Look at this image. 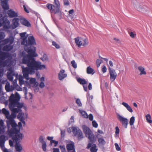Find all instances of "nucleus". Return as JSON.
<instances>
[{
    "mask_svg": "<svg viewBox=\"0 0 152 152\" xmlns=\"http://www.w3.org/2000/svg\"><path fill=\"white\" fill-rule=\"evenodd\" d=\"M24 50L28 54H27L24 51L22 52V56L23 57L22 62L23 64H26L28 67H25L22 66L21 67L24 77L28 80L29 74H34L35 70L45 69L46 67L44 65H41V62L36 61L34 58L38 56L36 53V47L33 46H25Z\"/></svg>",
    "mask_w": 152,
    "mask_h": 152,
    "instance_id": "f257e3e1",
    "label": "nucleus"
},
{
    "mask_svg": "<svg viewBox=\"0 0 152 152\" xmlns=\"http://www.w3.org/2000/svg\"><path fill=\"white\" fill-rule=\"evenodd\" d=\"M20 97L17 96L14 94H11L9 99V107L12 113L11 115H10L9 111L5 108L2 109V111L7 119L6 121L7 125L9 123H12V120L15 119L16 117V114L21 111L20 109L23 106V104L19 102Z\"/></svg>",
    "mask_w": 152,
    "mask_h": 152,
    "instance_id": "f03ea898",
    "label": "nucleus"
},
{
    "mask_svg": "<svg viewBox=\"0 0 152 152\" xmlns=\"http://www.w3.org/2000/svg\"><path fill=\"white\" fill-rule=\"evenodd\" d=\"M14 119L12 120V121L13 120L12 123H9L7 125L9 129L10 126L12 127L10 130H9L8 134L11 137L13 136V138L15 140L22 139L23 134L20 132V128L22 127V123L19 122L18 125Z\"/></svg>",
    "mask_w": 152,
    "mask_h": 152,
    "instance_id": "7ed1b4c3",
    "label": "nucleus"
},
{
    "mask_svg": "<svg viewBox=\"0 0 152 152\" xmlns=\"http://www.w3.org/2000/svg\"><path fill=\"white\" fill-rule=\"evenodd\" d=\"M54 4L48 3L46 6L50 10L51 13H59L60 16L59 19H61V12L60 9L61 5L59 1L58 0H54Z\"/></svg>",
    "mask_w": 152,
    "mask_h": 152,
    "instance_id": "20e7f679",
    "label": "nucleus"
},
{
    "mask_svg": "<svg viewBox=\"0 0 152 152\" xmlns=\"http://www.w3.org/2000/svg\"><path fill=\"white\" fill-rule=\"evenodd\" d=\"M3 26L4 30L9 32V30L12 28L11 26L9 20L3 17L2 14H0V27Z\"/></svg>",
    "mask_w": 152,
    "mask_h": 152,
    "instance_id": "39448f33",
    "label": "nucleus"
},
{
    "mask_svg": "<svg viewBox=\"0 0 152 152\" xmlns=\"http://www.w3.org/2000/svg\"><path fill=\"white\" fill-rule=\"evenodd\" d=\"M7 74L8 79L9 80L13 82V85L14 86L18 84H17L18 77V73H15L13 70L10 69L7 72Z\"/></svg>",
    "mask_w": 152,
    "mask_h": 152,
    "instance_id": "423d86ee",
    "label": "nucleus"
},
{
    "mask_svg": "<svg viewBox=\"0 0 152 152\" xmlns=\"http://www.w3.org/2000/svg\"><path fill=\"white\" fill-rule=\"evenodd\" d=\"M75 43L77 46L80 47L82 45L84 47L88 45L89 42L87 38H81L77 37L75 39Z\"/></svg>",
    "mask_w": 152,
    "mask_h": 152,
    "instance_id": "0eeeda50",
    "label": "nucleus"
},
{
    "mask_svg": "<svg viewBox=\"0 0 152 152\" xmlns=\"http://www.w3.org/2000/svg\"><path fill=\"white\" fill-rule=\"evenodd\" d=\"M73 136L76 137L79 140H81L83 138L82 131L78 127L73 126Z\"/></svg>",
    "mask_w": 152,
    "mask_h": 152,
    "instance_id": "6e6552de",
    "label": "nucleus"
},
{
    "mask_svg": "<svg viewBox=\"0 0 152 152\" xmlns=\"http://www.w3.org/2000/svg\"><path fill=\"white\" fill-rule=\"evenodd\" d=\"M73 136L76 137L79 140H81L83 138L82 131L78 127L73 126Z\"/></svg>",
    "mask_w": 152,
    "mask_h": 152,
    "instance_id": "1a4fd4ad",
    "label": "nucleus"
},
{
    "mask_svg": "<svg viewBox=\"0 0 152 152\" xmlns=\"http://www.w3.org/2000/svg\"><path fill=\"white\" fill-rule=\"evenodd\" d=\"M117 115L118 119L121 123L123 126L125 128H127L129 124L128 119L122 116L119 113H117Z\"/></svg>",
    "mask_w": 152,
    "mask_h": 152,
    "instance_id": "9d476101",
    "label": "nucleus"
},
{
    "mask_svg": "<svg viewBox=\"0 0 152 152\" xmlns=\"http://www.w3.org/2000/svg\"><path fill=\"white\" fill-rule=\"evenodd\" d=\"M134 6L137 10L142 13H145L147 11V7H146L141 5L140 4L136 1H135Z\"/></svg>",
    "mask_w": 152,
    "mask_h": 152,
    "instance_id": "9b49d317",
    "label": "nucleus"
},
{
    "mask_svg": "<svg viewBox=\"0 0 152 152\" xmlns=\"http://www.w3.org/2000/svg\"><path fill=\"white\" fill-rule=\"evenodd\" d=\"M28 40L26 39V43L23 44L24 46H32V45H36V43L35 38L33 36H29L28 38Z\"/></svg>",
    "mask_w": 152,
    "mask_h": 152,
    "instance_id": "f8f14e48",
    "label": "nucleus"
},
{
    "mask_svg": "<svg viewBox=\"0 0 152 152\" xmlns=\"http://www.w3.org/2000/svg\"><path fill=\"white\" fill-rule=\"evenodd\" d=\"M14 39L15 37L14 36H10L2 41L3 45L7 44L12 45L14 42Z\"/></svg>",
    "mask_w": 152,
    "mask_h": 152,
    "instance_id": "ddd939ff",
    "label": "nucleus"
},
{
    "mask_svg": "<svg viewBox=\"0 0 152 152\" xmlns=\"http://www.w3.org/2000/svg\"><path fill=\"white\" fill-rule=\"evenodd\" d=\"M109 71L110 75V79L111 82H113L116 79L117 74L115 70L113 69L109 68Z\"/></svg>",
    "mask_w": 152,
    "mask_h": 152,
    "instance_id": "4468645a",
    "label": "nucleus"
},
{
    "mask_svg": "<svg viewBox=\"0 0 152 152\" xmlns=\"http://www.w3.org/2000/svg\"><path fill=\"white\" fill-rule=\"evenodd\" d=\"M12 139L14 142H15L16 144L15 145V148L16 151H21L23 150L22 146L19 143L20 140L22 139H20L19 140H15L13 138V136L12 137Z\"/></svg>",
    "mask_w": 152,
    "mask_h": 152,
    "instance_id": "2eb2a0df",
    "label": "nucleus"
},
{
    "mask_svg": "<svg viewBox=\"0 0 152 152\" xmlns=\"http://www.w3.org/2000/svg\"><path fill=\"white\" fill-rule=\"evenodd\" d=\"M20 36L21 39L22 40L21 42V45H23V44L27 43L26 40L28 37V35L26 34V32H24L20 33Z\"/></svg>",
    "mask_w": 152,
    "mask_h": 152,
    "instance_id": "dca6fc26",
    "label": "nucleus"
},
{
    "mask_svg": "<svg viewBox=\"0 0 152 152\" xmlns=\"http://www.w3.org/2000/svg\"><path fill=\"white\" fill-rule=\"evenodd\" d=\"M1 46L0 45V50H1ZM10 54L8 53H5L1 50L0 51V59L1 60H4L9 57Z\"/></svg>",
    "mask_w": 152,
    "mask_h": 152,
    "instance_id": "f3484780",
    "label": "nucleus"
},
{
    "mask_svg": "<svg viewBox=\"0 0 152 152\" xmlns=\"http://www.w3.org/2000/svg\"><path fill=\"white\" fill-rule=\"evenodd\" d=\"M19 19L18 18H14L12 19V23L11 25L12 29H14L19 26Z\"/></svg>",
    "mask_w": 152,
    "mask_h": 152,
    "instance_id": "a211bd4d",
    "label": "nucleus"
},
{
    "mask_svg": "<svg viewBox=\"0 0 152 152\" xmlns=\"http://www.w3.org/2000/svg\"><path fill=\"white\" fill-rule=\"evenodd\" d=\"M7 14L10 18H16L18 17V12H15L12 9L8 10L7 11Z\"/></svg>",
    "mask_w": 152,
    "mask_h": 152,
    "instance_id": "6ab92c4d",
    "label": "nucleus"
},
{
    "mask_svg": "<svg viewBox=\"0 0 152 152\" xmlns=\"http://www.w3.org/2000/svg\"><path fill=\"white\" fill-rule=\"evenodd\" d=\"M90 148V151L91 152H96L98 150L96 144H93L92 145V143L89 142L87 145V148L89 149Z\"/></svg>",
    "mask_w": 152,
    "mask_h": 152,
    "instance_id": "aec40b11",
    "label": "nucleus"
},
{
    "mask_svg": "<svg viewBox=\"0 0 152 152\" xmlns=\"http://www.w3.org/2000/svg\"><path fill=\"white\" fill-rule=\"evenodd\" d=\"M82 128L86 136H87L90 133L92 132L89 128L86 125H83L82 126Z\"/></svg>",
    "mask_w": 152,
    "mask_h": 152,
    "instance_id": "412c9836",
    "label": "nucleus"
},
{
    "mask_svg": "<svg viewBox=\"0 0 152 152\" xmlns=\"http://www.w3.org/2000/svg\"><path fill=\"white\" fill-rule=\"evenodd\" d=\"M5 88L7 92L12 91L15 89V87L13 85L10 86V83L7 82L6 83Z\"/></svg>",
    "mask_w": 152,
    "mask_h": 152,
    "instance_id": "4be33fe9",
    "label": "nucleus"
},
{
    "mask_svg": "<svg viewBox=\"0 0 152 152\" xmlns=\"http://www.w3.org/2000/svg\"><path fill=\"white\" fill-rule=\"evenodd\" d=\"M64 70H62L60 71L58 75V77L59 80H61L67 77V74L64 73Z\"/></svg>",
    "mask_w": 152,
    "mask_h": 152,
    "instance_id": "5701e85b",
    "label": "nucleus"
},
{
    "mask_svg": "<svg viewBox=\"0 0 152 152\" xmlns=\"http://www.w3.org/2000/svg\"><path fill=\"white\" fill-rule=\"evenodd\" d=\"M20 22L22 24L25 26L28 27H30L31 26L30 23L24 18H21L20 19Z\"/></svg>",
    "mask_w": 152,
    "mask_h": 152,
    "instance_id": "b1692460",
    "label": "nucleus"
},
{
    "mask_svg": "<svg viewBox=\"0 0 152 152\" xmlns=\"http://www.w3.org/2000/svg\"><path fill=\"white\" fill-rule=\"evenodd\" d=\"M13 45H7L3 47L2 50L4 51H9L13 49Z\"/></svg>",
    "mask_w": 152,
    "mask_h": 152,
    "instance_id": "393cba45",
    "label": "nucleus"
},
{
    "mask_svg": "<svg viewBox=\"0 0 152 152\" xmlns=\"http://www.w3.org/2000/svg\"><path fill=\"white\" fill-rule=\"evenodd\" d=\"M86 136L87 137H88L89 140V142H91L93 143L95 141V136L93 132L90 133L87 136Z\"/></svg>",
    "mask_w": 152,
    "mask_h": 152,
    "instance_id": "a878e982",
    "label": "nucleus"
},
{
    "mask_svg": "<svg viewBox=\"0 0 152 152\" xmlns=\"http://www.w3.org/2000/svg\"><path fill=\"white\" fill-rule=\"evenodd\" d=\"M100 135L99 134H98L96 136V137L98 139V141L99 144L102 145H104L106 143V142L104 139L102 137H99Z\"/></svg>",
    "mask_w": 152,
    "mask_h": 152,
    "instance_id": "bb28decb",
    "label": "nucleus"
},
{
    "mask_svg": "<svg viewBox=\"0 0 152 152\" xmlns=\"http://www.w3.org/2000/svg\"><path fill=\"white\" fill-rule=\"evenodd\" d=\"M66 148L67 151L75 149L74 143L73 142H71V143H68L67 144Z\"/></svg>",
    "mask_w": 152,
    "mask_h": 152,
    "instance_id": "cd10ccee",
    "label": "nucleus"
},
{
    "mask_svg": "<svg viewBox=\"0 0 152 152\" xmlns=\"http://www.w3.org/2000/svg\"><path fill=\"white\" fill-rule=\"evenodd\" d=\"M121 104L125 107L129 112L131 113L133 112V111L132 108L128 103L125 102H123Z\"/></svg>",
    "mask_w": 152,
    "mask_h": 152,
    "instance_id": "c85d7f7f",
    "label": "nucleus"
},
{
    "mask_svg": "<svg viewBox=\"0 0 152 152\" xmlns=\"http://www.w3.org/2000/svg\"><path fill=\"white\" fill-rule=\"evenodd\" d=\"M23 77L21 75H19V79L18 80H19V84L20 86H22L23 84H24L25 83V81L23 80V77H24V78L26 79V80H28L29 79H29L28 80H27L26 78H25L24 77L23 75Z\"/></svg>",
    "mask_w": 152,
    "mask_h": 152,
    "instance_id": "c756f323",
    "label": "nucleus"
},
{
    "mask_svg": "<svg viewBox=\"0 0 152 152\" xmlns=\"http://www.w3.org/2000/svg\"><path fill=\"white\" fill-rule=\"evenodd\" d=\"M138 69L140 72V75H145L146 74V72L145 71L144 68L142 66H139L138 67Z\"/></svg>",
    "mask_w": 152,
    "mask_h": 152,
    "instance_id": "7c9ffc66",
    "label": "nucleus"
},
{
    "mask_svg": "<svg viewBox=\"0 0 152 152\" xmlns=\"http://www.w3.org/2000/svg\"><path fill=\"white\" fill-rule=\"evenodd\" d=\"M30 82L31 83L34 84V86L37 87L38 86V83L36 82V79L34 78H31L30 80Z\"/></svg>",
    "mask_w": 152,
    "mask_h": 152,
    "instance_id": "2f4dec72",
    "label": "nucleus"
},
{
    "mask_svg": "<svg viewBox=\"0 0 152 152\" xmlns=\"http://www.w3.org/2000/svg\"><path fill=\"white\" fill-rule=\"evenodd\" d=\"M86 71L87 73L88 74H91L92 75H93L95 73L94 69L91 68L90 66H89L87 68Z\"/></svg>",
    "mask_w": 152,
    "mask_h": 152,
    "instance_id": "473e14b6",
    "label": "nucleus"
},
{
    "mask_svg": "<svg viewBox=\"0 0 152 152\" xmlns=\"http://www.w3.org/2000/svg\"><path fill=\"white\" fill-rule=\"evenodd\" d=\"M79 112L83 117L85 118H88V115L85 111L80 110Z\"/></svg>",
    "mask_w": 152,
    "mask_h": 152,
    "instance_id": "72a5a7b5",
    "label": "nucleus"
},
{
    "mask_svg": "<svg viewBox=\"0 0 152 152\" xmlns=\"http://www.w3.org/2000/svg\"><path fill=\"white\" fill-rule=\"evenodd\" d=\"M17 117L20 121L22 119H25L24 114L23 113H22L20 112L18 115Z\"/></svg>",
    "mask_w": 152,
    "mask_h": 152,
    "instance_id": "f704fd0d",
    "label": "nucleus"
},
{
    "mask_svg": "<svg viewBox=\"0 0 152 152\" xmlns=\"http://www.w3.org/2000/svg\"><path fill=\"white\" fill-rule=\"evenodd\" d=\"M77 81L79 83L83 85L87 83L86 81L84 79L79 78L77 79Z\"/></svg>",
    "mask_w": 152,
    "mask_h": 152,
    "instance_id": "c9c22d12",
    "label": "nucleus"
},
{
    "mask_svg": "<svg viewBox=\"0 0 152 152\" xmlns=\"http://www.w3.org/2000/svg\"><path fill=\"white\" fill-rule=\"evenodd\" d=\"M146 120L149 123H151L152 121L151 120V117L149 114H148L146 116Z\"/></svg>",
    "mask_w": 152,
    "mask_h": 152,
    "instance_id": "e433bc0d",
    "label": "nucleus"
},
{
    "mask_svg": "<svg viewBox=\"0 0 152 152\" xmlns=\"http://www.w3.org/2000/svg\"><path fill=\"white\" fill-rule=\"evenodd\" d=\"M135 121V117L134 116H132L130 119L129 124L130 126H132L134 125V123Z\"/></svg>",
    "mask_w": 152,
    "mask_h": 152,
    "instance_id": "4c0bfd02",
    "label": "nucleus"
},
{
    "mask_svg": "<svg viewBox=\"0 0 152 152\" xmlns=\"http://www.w3.org/2000/svg\"><path fill=\"white\" fill-rule=\"evenodd\" d=\"M5 33L2 32H0V43L1 42V40L3 39L5 37Z\"/></svg>",
    "mask_w": 152,
    "mask_h": 152,
    "instance_id": "58836bf2",
    "label": "nucleus"
},
{
    "mask_svg": "<svg viewBox=\"0 0 152 152\" xmlns=\"http://www.w3.org/2000/svg\"><path fill=\"white\" fill-rule=\"evenodd\" d=\"M76 103L79 107H81L82 106V104L79 99H76Z\"/></svg>",
    "mask_w": 152,
    "mask_h": 152,
    "instance_id": "ea45409f",
    "label": "nucleus"
},
{
    "mask_svg": "<svg viewBox=\"0 0 152 152\" xmlns=\"http://www.w3.org/2000/svg\"><path fill=\"white\" fill-rule=\"evenodd\" d=\"M102 60L97 59L96 60V63L97 67H99L101 64L102 63Z\"/></svg>",
    "mask_w": 152,
    "mask_h": 152,
    "instance_id": "a19ab883",
    "label": "nucleus"
},
{
    "mask_svg": "<svg viewBox=\"0 0 152 152\" xmlns=\"http://www.w3.org/2000/svg\"><path fill=\"white\" fill-rule=\"evenodd\" d=\"M39 139V142L42 144L46 142L44 141V139L42 136H40Z\"/></svg>",
    "mask_w": 152,
    "mask_h": 152,
    "instance_id": "79ce46f5",
    "label": "nucleus"
},
{
    "mask_svg": "<svg viewBox=\"0 0 152 152\" xmlns=\"http://www.w3.org/2000/svg\"><path fill=\"white\" fill-rule=\"evenodd\" d=\"M59 148L61 149V152H66L64 145H61L59 146Z\"/></svg>",
    "mask_w": 152,
    "mask_h": 152,
    "instance_id": "37998d69",
    "label": "nucleus"
},
{
    "mask_svg": "<svg viewBox=\"0 0 152 152\" xmlns=\"http://www.w3.org/2000/svg\"><path fill=\"white\" fill-rule=\"evenodd\" d=\"M53 143L54 144V146L55 147H56L58 144V141H56L55 140H53L51 142H50V145H52Z\"/></svg>",
    "mask_w": 152,
    "mask_h": 152,
    "instance_id": "c03bdc74",
    "label": "nucleus"
},
{
    "mask_svg": "<svg viewBox=\"0 0 152 152\" xmlns=\"http://www.w3.org/2000/svg\"><path fill=\"white\" fill-rule=\"evenodd\" d=\"M71 64L72 65V66H73V68L75 69H76L77 67V64L74 60H73L71 61Z\"/></svg>",
    "mask_w": 152,
    "mask_h": 152,
    "instance_id": "a18cd8bd",
    "label": "nucleus"
},
{
    "mask_svg": "<svg viewBox=\"0 0 152 152\" xmlns=\"http://www.w3.org/2000/svg\"><path fill=\"white\" fill-rule=\"evenodd\" d=\"M15 87V89L17 91H22V89L20 88L18 84L14 86Z\"/></svg>",
    "mask_w": 152,
    "mask_h": 152,
    "instance_id": "49530a36",
    "label": "nucleus"
},
{
    "mask_svg": "<svg viewBox=\"0 0 152 152\" xmlns=\"http://www.w3.org/2000/svg\"><path fill=\"white\" fill-rule=\"evenodd\" d=\"M46 147L47 144L46 142L42 144V148L44 151H46Z\"/></svg>",
    "mask_w": 152,
    "mask_h": 152,
    "instance_id": "de8ad7c7",
    "label": "nucleus"
},
{
    "mask_svg": "<svg viewBox=\"0 0 152 152\" xmlns=\"http://www.w3.org/2000/svg\"><path fill=\"white\" fill-rule=\"evenodd\" d=\"M52 44L54 46L57 48H60V46L58 45L56 42L53 41Z\"/></svg>",
    "mask_w": 152,
    "mask_h": 152,
    "instance_id": "09e8293b",
    "label": "nucleus"
},
{
    "mask_svg": "<svg viewBox=\"0 0 152 152\" xmlns=\"http://www.w3.org/2000/svg\"><path fill=\"white\" fill-rule=\"evenodd\" d=\"M92 124L93 126L96 128L98 127V124L95 121H93L92 122Z\"/></svg>",
    "mask_w": 152,
    "mask_h": 152,
    "instance_id": "8fccbe9b",
    "label": "nucleus"
},
{
    "mask_svg": "<svg viewBox=\"0 0 152 152\" xmlns=\"http://www.w3.org/2000/svg\"><path fill=\"white\" fill-rule=\"evenodd\" d=\"M107 69L105 65H104L102 67V71L103 73L106 72L107 71Z\"/></svg>",
    "mask_w": 152,
    "mask_h": 152,
    "instance_id": "3c124183",
    "label": "nucleus"
},
{
    "mask_svg": "<svg viewBox=\"0 0 152 152\" xmlns=\"http://www.w3.org/2000/svg\"><path fill=\"white\" fill-rule=\"evenodd\" d=\"M64 5L65 6H68L69 4V2L68 0H63Z\"/></svg>",
    "mask_w": 152,
    "mask_h": 152,
    "instance_id": "603ef678",
    "label": "nucleus"
},
{
    "mask_svg": "<svg viewBox=\"0 0 152 152\" xmlns=\"http://www.w3.org/2000/svg\"><path fill=\"white\" fill-rule=\"evenodd\" d=\"M115 148L117 151H120L121 150V148L119 146V145L117 143H115Z\"/></svg>",
    "mask_w": 152,
    "mask_h": 152,
    "instance_id": "864d4df0",
    "label": "nucleus"
},
{
    "mask_svg": "<svg viewBox=\"0 0 152 152\" xmlns=\"http://www.w3.org/2000/svg\"><path fill=\"white\" fill-rule=\"evenodd\" d=\"M41 59H42L43 61L46 60L48 59V58L47 57V55L45 54H44L43 55V57L41 58Z\"/></svg>",
    "mask_w": 152,
    "mask_h": 152,
    "instance_id": "5fc2aeb1",
    "label": "nucleus"
},
{
    "mask_svg": "<svg viewBox=\"0 0 152 152\" xmlns=\"http://www.w3.org/2000/svg\"><path fill=\"white\" fill-rule=\"evenodd\" d=\"M45 86L44 83L43 82H41L39 84V87L40 88H42Z\"/></svg>",
    "mask_w": 152,
    "mask_h": 152,
    "instance_id": "6e6d98bb",
    "label": "nucleus"
},
{
    "mask_svg": "<svg viewBox=\"0 0 152 152\" xmlns=\"http://www.w3.org/2000/svg\"><path fill=\"white\" fill-rule=\"evenodd\" d=\"M73 127L68 128L67 129V132L69 133H71L72 132H73Z\"/></svg>",
    "mask_w": 152,
    "mask_h": 152,
    "instance_id": "4d7b16f0",
    "label": "nucleus"
},
{
    "mask_svg": "<svg viewBox=\"0 0 152 152\" xmlns=\"http://www.w3.org/2000/svg\"><path fill=\"white\" fill-rule=\"evenodd\" d=\"M115 134L117 135H118L119 134V129L118 127H115Z\"/></svg>",
    "mask_w": 152,
    "mask_h": 152,
    "instance_id": "13d9d810",
    "label": "nucleus"
},
{
    "mask_svg": "<svg viewBox=\"0 0 152 152\" xmlns=\"http://www.w3.org/2000/svg\"><path fill=\"white\" fill-rule=\"evenodd\" d=\"M88 118H89L90 120L91 121H93V116L92 114H90L88 116Z\"/></svg>",
    "mask_w": 152,
    "mask_h": 152,
    "instance_id": "bf43d9fd",
    "label": "nucleus"
},
{
    "mask_svg": "<svg viewBox=\"0 0 152 152\" xmlns=\"http://www.w3.org/2000/svg\"><path fill=\"white\" fill-rule=\"evenodd\" d=\"M53 137H50L48 136L47 137V139L48 140L50 141V142H51L53 140H53Z\"/></svg>",
    "mask_w": 152,
    "mask_h": 152,
    "instance_id": "052dcab7",
    "label": "nucleus"
},
{
    "mask_svg": "<svg viewBox=\"0 0 152 152\" xmlns=\"http://www.w3.org/2000/svg\"><path fill=\"white\" fill-rule=\"evenodd\" d=\"M23 91L24 92L25 94L26 95L27 93V88L26 87L23 88Z\"/></svg>",
    "mask_w": 152,
    "mask_h": 152,
    "instance_id": "680f3d73",
    "label": "nucleus"
},
{
    "mask_svg": "<svg viewBox=\"0 0 152 152\" xmlns=\"http://www.w3.org/2000/svg\"><path fill=\"white\" fill-rule=\"evenodd\" d=\"M61 135L62 136H64L65 135V131L62 130L60 129Z\"/></svg>",
    "mask_w": 152,
    "mask_h": 152,
    "instance_id": "e2e57ef3",
    "label": "nucleus"
},
{
    "mask_svg": "<svg viewBox=\"0 0 152 152\" xmlns=\"http://www.w3.org/2000/svg\"><path fill=\"white\" fill-rule=\"evenodd\" d=\"M9 143L11 147H13V142L11 140H9Z\"/></svg>",
    "mask_w": 152,
    "mask_h": 152,
    "instance_id": "0e129e2a",
    "label": "nucleus"
},
{
    "mask_svg": "<svg viewBox=\"0 0 152 152\" xmlns=\"http://www.w3.org/2000/svg\"><path fill=\"white\" fill-rule=\"evenodd\" d=\"M83 87L84 91H87V85L86 84L83 85Z\"/></svg>",
    "mask_w": 152,
    "mask_h": 152,
    "instance_id": "69168bd1",
    "label": "nucleus"
},
{
    "mask_svg": "<svg viewBox=\"0 0 152 152\" xmlns=\"http://www.w3.org/2000/svg\"><path fill=\"white\" fill-rule=\"evenodd\" d=\"M129 34L130 37L132 38H134L135 36L136 35L133 32H131L129 33Z\"/></svg>",
    "mask_w": 152,
    "mask_h": 152,
    "instance_id": "338daca9",
    "label": "nucleus"
},
{
    "mask_svg": "<svg viewBox=\"0 0 152 152\" xmlns=\"http://www.w3.org/2000/svg\"><path fill=\"white\" fill-rule=\"evenodd\" d=\"M59 150L58 148H53V152H59Z\"/></svg>",
    "mask_w": 152,
    "mask_h": 152,
    "instance_id": "774afa93",
    "label": "nucleus"
}]
</instances>
